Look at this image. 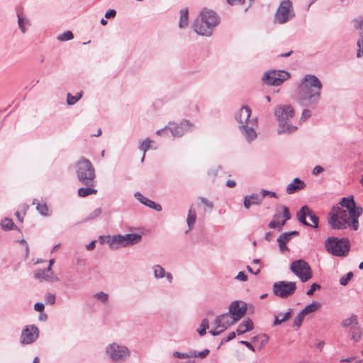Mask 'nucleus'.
<instances>
[{"label":"nucleus","mask_w":363,"mask_h":363,"mask_svg":"<svg viewBox=\"0 0 363 363\" xmlns=\"http://www.w3.org/2000/svg\"><path fill=\"white\" fill-rule=\"evenodd\" d=\"M94 186H88L86 188H79L78 189V195L79 197H86L91 194H96L97 190L93 188Z\"/></svg>","instance_id":"obj_27"},{"label":"nucleus","mask_w":363,"mask_h":363,"mask_svg":"<svg viewBox=\"0 0 363 363\" xmlns=\"http://www.w3.org/2000/svg\"><path fill=\"white\" fill-rule=\"evenodd\" d=\"M284 240H283L282 238H279L277 239V242L279 243L280 250L281 252H284L287 249L286 246V242L289 239V235H284Z\"/></svg>","instance_id":"obj_39"},{"label":"nucleus","mask_w":363,"mask_h":363,"mask_svg":"<svg viewBox=\"0 0 363 363\" xmlns=\"http://www.w3.org/2000/svg\"><path fill=\"white\" fill-rule=\"evenodd\" d=\"M246 311L247 304L245 302L235 301L230 303L228 313L235 323H237L245 315Z\"/></svg>","instance_id":"obj_14"},{"label":"nucleus","mask_w":363,"mask_h":363,"mask_svg":"<svg viewBox=\"0 0 363 363\" xmlns=\"http://www.w3.org/2000/svg\"><path fill=\"white\" fill-rule=\"evenodd\" d=\"M303 94L300 99L302 106H311L320 99V92H301Z\"/></svg>","instance_id":"obj_19"},{"label":"nucleus","mask_w":363,"mask_h":363,"mask_svg":"<svg viewBox=\"0 0 363 363\" xmlns=\"http://www.w3.org/2000/svg\"><path fill=\"white\" fill-rule=\"evenodd\" d=\"M173 355L175 357H178V358H181V359L191 357L190 354L180 353L179 352H174Z\"/></svg>","instance_id":"obj_53"},{"label":"nucleus","mask_w":363,"mask_h":363,"mask_svg":"<svg viewBox=\"0 0 363 363\" xmlns=\"http://www.w3.org/2000/svg\"><path fill=\"white\" fill-rule=\"evenodd\" d=\"M275 116L279 125L287 129L290 127L291 120L295 116V111L291 105L283 104L277 106L274 110Z\"/></svg>","instance_id":"obj_5"},{"label":"nucleus","mask_w":363,"mask_h":363,"mask_svg":"<svg viewBox=\"0 0 363 363\" xmlns=\"http://www.w3.org/2000/svg\"><path fill=\"white\" fill-rule=\"evenodd\" d=\"M241 343L245 345L249 349H250L252 350H255V349L253 348V347L250 342H249L247 341H242Z\"/></svg>","instance_id":"obj_62"},{"label":"nucleus","mask_w":363,"mask_h":363,"mask_svg":"<svg viewBox=\"0 0 363 363\" xmlns=\"http://www.w3.org/2000/svg\"><path fill=\"white\" fill-rule=\"evenodd\" d=\"M280 208L282 210L284 219L281 222H279V216L275 215L274 219L272 220L269 224V228H281L282 226L284 225L286 221L291 218V213L289 212V208L286 206H281Z\"/></svg>","instance_id":"obj_18"},{"label":"nucleus","mask_w":363,"mask_h":363,"mask_svg":"<svg viewBox=\"0 0 363 363\" xmlns=\"http://www.w3.org/2000/svg\"><path fill=\"white\" fill-rule=\"evenodd\" d=\"M192 128L193 125L188 121H183L180 124L170 123L168 125V130L175 137L182 136L186 132L191 130Z\"/></svg>","instance_id":"obj_16"},{"label":"nucleus","mask_w":363,"mask_h":363,"mask_svg":"<svg viewBox=\"0 0 363 363\" xmlns=\"http://www.w3.org/2000/svg\"><path fill=\"white\" fill-rule=\"evenodd\" d=\"M23 19L20 17V16H18V26H19V28L21 30V31L23 33H25L26 32V28L24 27V25H23Z\"/></svg>","instance_id":"obj_56"},{"label":"nucleus","mask_w":363,"mask_h":363,"mask_svg":"<svg viewBox=\"0 0 363 363\" xmlns=\"http://www.w3.org/2000/svg\"><path fill=\"white\" fill-rule=\"evenodd\" d=\"M77 175L82 184L90 186H95V169L89 160L82 159L77 162Z\"/></svg>","instance_id":"obj_3"},{"label":"nucleus","mask_w":363,"mask_h":363,"mask_svg":"<svg viewBox=\"0 0 363 363\" xmlns=\"http://www.w3.org/2000/svg\"><path fill=\"white\" fill-rule=\"evenodd\" d=\"M262 197H264L267 195L272 196V197H277V195L274 192H272V191H267V190H262Z\"/></svg>","instance_id":"obj_55"},{"label":"nucleus","mask_w":363,"mask_h":363,"mask_svg":"<svg viewBox=\"0 0 363 363\" xmlns=\"http://www.w3.org/2000/svg\"><path fill=\"white\" fill-rule=\"evenodd\" d=\"M253 329V322L250 318L244 320L238 327L236 333L242 335Z\"/></svg>","instance_id":"obj_22"},{"label":"nucleus","mask_w":363,"mask_h":363,"mask_svg":"<svg viewBox=\"0 0 363 363\" xmlns=\"http://www.w3.org/2000/svg\"><path fill=\"white\" fill-rule=\"evenodd\" d=\"M36 208L41 215L45 216L49 215L48 207L45 203H38Z\"/></svg>","instance_id":"obj_33"},{"label":"nucleus","mask_w":363,"mask_h":363,"mask_svg":"<svg viewBox=\"0 0 363 363\" xmlns=\"http://www.w3.org/2000/svg\"><path fill=\"white\" fill-rule=\"evenodd\" d=\"M254 199H257V196H252L249 198L246 197L244 201L245 207L248 208L252 204L251 200Z\"/></svg>","instance_id":"obj_47"},{"label":"nucleus","mask_w":363,"mask_h":363,"mask_svg":"<svg viewBox=\"0 0 363 363\" xmlns=\"http://www.w3.org/2000/svg\"><path fill=\"white\" fill-rule=\"evenodd\" d=\"M236 279L242 281H245L247 279V275L244 274V272H240L238 273V274L236 276Z\"/></svg>","instance_id":"obj_54"},{"label":"nucleus","mask_w":363,"mask_h":363,"mask_svg":"<svg viewBox=\"0 0 363 363\" xmlns=\"http://www.w3.org/2000/svg\"><path fill=\"white\" fill-rule=\"evenodd\" d=\"M295 16L292 2L290 0L282 1L274 15V21L283 24Z\"/></svg>","instance_id":"obj_7"},{"label":"nucleus","mask_w":363,"mask_h":363,"mask_svg":"<svg viewBox=\"0 0 363 363\" xmlns=\"http://www.w3.org/2000/svg\"><path fill=\"white\" fill-rule=\"evenodd\" d=\"M269 341V337L266 334H259L253 337V342L256 347L261 349Z\"/></svg>","instance_id":"obj_26"},{"label":"nucleus","mask_w":363,"mask_h":363,"mask_svg":"<svg viewBox=\"0 0 363 363\" xmlns=\"http://www.w3.org/2000/svg\"><path fill=\"white\" fill-rule=\"evenodd\" d=\"M82 97L81 92H77L75 96H72L70 94L67 95V104L69 105L74 104Z\"/></svg>","instance_id":"obj_37"},{"label":"nucleus","mask_w":363,"mask_h":363,"mask_svg":"<svg viewBox=\"0 0 363 363\" xmlns=\"http://www.w3.org/2000/svg\"><path fill=\"white\" fill-rule=\"evenodd\" d=\"M354 27L357 29H360L363 30V20L362 19H356L354 21Z\"/></svg>","instance_id":"obj_50"},{"label":"nucleus","mask_w":363,"mask_h":363,"mask_svg":"<svg viewBox=\"0 0 363 363\" xmlns=\"http://www.w3.org/2000/svg\"><path fill=\"white\" fill-rule=\"evenodd\" d=\"M251 115V110L247 106H243L240 108L236 115V120L240 123V127H246L247 125H252L256 123L254 119H250Z\"/></svg>","instance_id":"obj_17"},{"label":"nucleus","mask_w":363,"mask_h":363,"mask_svg":"<svg viewBox=\"0 0 363 363\" xmlns=\"http://www.w3.org/2000/svg\"><path fill=\"white\" fill-rule=\"evenodd\" d=\"M200 200H201V203L206 206V208H208L210 210L213 208V204L212 202H211L208 200H207L206 199L202 198V197L200 198Z\"/></svg>","instance_id":"obj_48"},{"label":"nucleus","mask_w":363,"mask_h":363,"mask_svg":"<svg viewBox=\"0 0 363 363\" xmlns=\"http://www.w3.org/2000/svg\"><path fill=\"white\" fill-rule=\"evenodd\" d=\"M101 213V209L100 208H96L92 213L89 215V218L94 219L97 218Z\"/></svg>","instance_id":"obj_49"},{"label":"nucleus","mask_w":363,"mask_h":363,"mask_svg":"<svg viewBox=\"0 0 363 363\" xmlns=\"http://www.w3.org/2000/svg\"><path fill=\"white\" fill-rule=\"evenodd\" d=\"M154 274L156 278H162L165 276V271L160 265H156L154 267Z\"/></svg>","instance_id":"obj_38"},{"label":"nucleus","mask_w":363,"mask_h":363,"mask_svg":"<svg viewBox=\"0 0 363 363\" xmlns=\"http://www.w3.org/2000/svg\"><path fill=\"white\" fill-rule=\"evenodd\" d=\"M1 225L4 230H11L14 227V223L11 219L5 218L1 221Z\"/></svg>","instance_id":"obj_35"},{"label":"nucleus","mask_w":363,"mask_h":363,"mask_svg":"<svg viewBox=\"0 0 363 363\" xmlns=\"http://www.w3.org/2000/svg\"><path fill=\"white\" fill-rule=\"evenodd\" d=\"M45 302L49 304H54L55 302V296L52 294H48L45 296Z\"/></svg>","instance_id":"obj_45"},{"label":"nucleus","mask_w":363,"mask_h":363,"mask_svg":"<svg viewBox=\"0 0 363 363\" xmlns=\"http://www.w3.org/2000/svg\"><path fill=\"white\" fill-rule=\"evenodd\" d=\"M353 273L352 272H348L346 276L342 277L340 280V284L342 286H346L349 281L352 278Z\"/></svg>","instance_id":"obj_43"},{"label":"nucleus","mask_w":363,"mask_h":363,"mask_svg":"<svg viewBox=\"0 0 363 363\" xmlns=\"http://www.w3.org/2000/svg\"><path fill=\"white\" fill-rule=\"evenodd\" d=\"M362 208L357 206L353 197L342 198L337 206L333 208L328 216V223L333 229L359 228V217Z\"/></svg>","instance_id":"obj_1"},{"label":"nucleus","mask_w":363,"mask_h":363,"mask_svg":"<svg viewBox=\"0 0 363 363\" xmlns=\"http://www.w3.org/2000/svg\"><path fill=\"white\" fill-rule=\"evenodd\" d=\"M306 316V315L301 311L294 320V326L298 328L301 325Z\"/></svg>","instance_id":"obj_36"},{"label":"nucleus","mask_w":363,"mask_h":363,"mask_svg":"<svg viewBox=\"0 0 363 363\" xmlns=\"http://www.w3.org/2000/svg\"><path fill=\"white\" fill-rule=\"evenodd\" d=\"M141 239L139 234H125V235H116L112 238L108 237L107 242L112 249H118L122 247H126L138 242Z\"/></svg>","instance_id":"obj_6"},{"label":"nucleus","mask_w":363,"mask_h":363,"mask_svg":"<svg viewBox=\"0 0 363 363\" xmlns=\"http://www.w3.org/2000/svg\"><path fill=\"white\" fill-rule=\"evenodd\" d=\"M290 269L302 282H306L312 277V271L309 264L303 259L293 262Z\"/></svg>","instance_id":"obj_9"},{"label":"nucleus","mask_w":363,"mask_h":363,"mask_svg":"<svg viewBox=\"0 0 363 363\" xmlns=\"http://www.w3.org/2000/svg\"><path fill=\"white\" fill-rule=\"evenodd\" d=\"M296 289V284L293 281H279L273 284L272 292L276 296L286 298L292 296Z\"/></svg>","instance_id":"obj_8"},{"label":"nucleus","mask_w":363,"mask_h":363,"mask_svg":"<svg viewBox=\"0 0 363 363\" xmlns=\"http://www.w3.org/2000/svg\"><path fill=\"white\" fill-rule=\"evenodd\" d=\"M155 143L154 140H152L149 138H146L144 140L140 145V150L143 151V156L142 160H144L145 152L151 147L152 145Z\"/></svg>","instance_id":"obj_30"},{"label":"nucleus","mask_w":363,"mask_h":363,"mask_svg":"<svg viewBox=\"0 0 363 363\" xmlns=\"http://www.w3.org/2000/svg\"><path fill=\"white\" fill-rule=\"evenodd\" d=\"M325 247L328 252L335 256H345L350 250V242L347 239L329 238L325 242Z\"/></svg>","instance_id":"obj_4"},{"label":"nucleus","mask_w":363,"mask_h":363,"mask_svg":"<svg viewBox=\"0 0 363 363\" xmlns=\"http://www.w3.org/2000/svg\"><path fill=\"white\" fill-rule=\"evenodd\" d=\"M227 1L229 4H231V5L243 3L242 0H227Z\"/></svg>","instance_id":"obj_61"},{"label":"nucleus","mask_w":363,"mask_h":363,"mask_svg":"<svg viewBox=\"0 0 363 363\" xmlns=\"http://www.w3.org/2000/svg\"><path fill=\"white\" fill-rule=\"evenodd\" d=\"M35 310L41 312L44 310V305L41 303H37L35 304Z\"/></svg>","instance_id":"obj_58"},{"label":"nucleus","mask_w":363,"mask_h":363,"mask_svg":"<svg viewBox=\"0 0 363 363\" xmlns=\"http://www.w3.org/2000/svg\"><path fill=\"white\" fill-rule=\"evenodd\" d=\"M209 354V350H205L202 352H194L193 354H191L190 356L191 357H201V358H204L206 357L208 354Z\"/></svg>","instance_id":"obj_44"},{"label":"nucleus","mask_w":363,"mask_h":363,"mask_svg":"<svg viewBox=\"0 0 363 363\" xmlns=\"http://www.w3.org/2000/svg\"><path fill=\"white\" fill-rule=\"evenodd\" d=\"M209 322L208 319L205 318L202 320V323L199 325V328L197 329V332L199 334L202 336L206 334V329L208 328Z\"/></svg>","instance_id":"obj_34"},{"label":"nucleus","mask_w":363,"mask_h":363,"mask_svg":"<svg viewBox=\"0 0 363 363\" xmlns=\"http://www.w3.org/2000/svg\"><path fill=\"white\" fill-rule=\"evenodd\" d=\"M135 196L142 203L146 205L147 206L153 208L157 211H160L162 210V206L160 204H156L154 201L148 199L141 194L138 193L135 194Z\"/></svg>","instance_id":"obj_21"},{"label":"nucleus","mask_w":363,"mask_h":363,"mask_svg":"<svg viewBox=\"0 0 363 363\" xmlns=\"http://www.w3.org/2000/svg\"><path fill=\"white\" fill-rule=\"evenodd\" d=\"M323 171V168L320 166H316L313 170V174L317 175Z\"/></svg>","instance_id":"obj_57"},{"label":"nucleus","mask_w":363,"mask_h":363,"mask_svg":"<svg viewBox=\"0 0 363 363\" xmlns=\"http://www.w3.org/2000/svg\"><path fill=\"white\" fill-rule=\"evenodd\" d=\"M304 184L299 179L296 178L294 181L287 186L286 191L288 194H291L303 188Z\"/></svg>","instance_id":"obj_23"},{"label":"nucleus","mask_w":363,"mask_h":363,"mask_svg":"<svg viewBox=\"0 0 363 363\" xmlns=\"http://www.w3.org/2000/svg\"><path fill=\"white\" fill-rule=\"evenodd\" d=\"M38 335L39 331L37 327L34 325L26 326L21 335V342L23 345L30 344L38 339Z\"/></svg>","instance_id":"obj_15"},{"label":"nucleus","mask_w":363,"mask_h":363,"mask_svg":"<svg viewBox=\"0 0 363 363\" xmlns=\"http://www.w3.org/2000/svg\"><path fill=\"white\" fill-rule=\"evenodd\" d=\"M291 313H292V310L289 309L286 313H279L277 315H276L274 316V325H280V324L286 322V320H288L291 318Z\"/></svg>","instance_id":"obj_24"},{"label":"nucleus","mask_w":363,"mask_h":363,"mask_svg":"<svg viewBox=\"0 0 363 363\" xmlns=\"http://www.w3.org/2000/svg\"><path fill=\"white\" fill-rule=\"evenodd\" d=\"M95 241L91 242L89 245H86V249L88 250H92L95 247Z\"/></svg>","instance_id":"obj_63"},{"label":"nucleus","mask_w":363,"mask_h":363,"mask_svg":"<svg viewBox=\"0 0 363 363\" xmlns=\"http://www.w3.org/2000/svg\"><path fill=\"white\" fill-rule=\"evenodd\" d=\"M255 124L256 123H253L252 125H247L246 127H240L248 140H252L257 137V134L253 128Z\"/></svg>","instance_id":"obj_25"},{"label":"nucleus","mask_w":363,"mask_h":363,"mask_svg":"<svg viewBox=\"0 0 363 363\" xmlns=\"http://www.w3.org/2000/svg\"><path fill=\"white\" fill-rule=\"evenodd\" d=\"M48 272L47 269L38 270L35 272V277L41 280H48V276L46 274Z\"/></svg>","instance_id":"obj_41"},{"label":"nucleus","mask_w":363,"mask_h":363,"mask_svg":"<svg viewBox=\"0 0 363 363\" xmlns=\"http://www.w3.org/2000/svg\"><path fill=\"white\" fill-rule=\"evenodd\" d=\"M310 116H311V111L309 110L305 109L302 113L301 120L306 121Z\"/></svg>","instance_id":"obj_52"},{"label":"nucleus","mask_w":363,"mask_h":363,"mask_svg":"<svg viewBox=\"0 0 363 363\" xmlns=\"http://www.w3.org/2000/svg\"><path fill=\"white\" fill-rule=\"evenodd\" d=\"M320 288V286L318 284H313L311 286V289L306 292V294L308 296H312L314 293V291L316 290V289H319Z\"/></svg>","instance_id":"obj_46"},{"label":"nucleus","mask_w":363,"mask_h":363,"mask_svg":"<svg viewBox=\"0 0 363 363\" xmlns=\"http://www.w3.org/2000/svg\"><path fill=\"white\" fill-rule=\"evenodd\" d=\"M296 216L298 221L305 225L312 228L318 226V217L307 206H303L297 213Z\"/></svg>","instance_id":"obj_11"},{"label":"nucleus","mask_w":363,"mask_h":363,"mask_svg":"<svg viewBox=\"0 0 363 363\" xmlns=\"http://www.w3.org/2000/svg\"><path fill=\"white\" fill-rule=\"evenodd\" d=\"M73 38H74L73 33L71 31L67 30V31L63 33L62 34L60 35L57 37V39L61 41H65V40H72Z\"/></svg>","instance_id":"obj_40"},{"label":"nucleus","mask_w":363,"mask_h":363,"mask_svg":"<svg viewBox=\"0 0 363 363\" xmlns=\"http://www.w3.org/2000/svg\"><path fill=\"white\" fill-rule=\"evenodd\" d=\"M218 23L219 17L213 11L203 9L195 19L192 27L198 34L209 36Z\"/></svg>","instance_id":"obj_2"},{"label":"nucleus","mask_w":363,"mask_h":363,"mask_svg":"<svg viewBox=\"0 0 363 363\" xmlns=\"http://www.w3.org/2000/svg\"><path fill=\"white\" fill-rule=\"evenodd\" d=\"M116 14V11L113 9H109L108 11H106V14H105V17L106 18H113L115 17Z\"/></svg>","instance_id":"obj_51"},{"label":"nucleus","mask_w":363,"mask_h":363,"mask_svg":"<svg viewBox=\"0 0 363 363\" xmlns=\"http://www.w3.org/2000/svg\"><path fill=\"white\" fill-rule=\"evenodd\" d=\"M235 323V321L229 313H224L216 318L213 323V328L210 331V333L213 335H218Z\"/></svg>","instance_id":"obj_12"},{"label":"nucleus","mask_w":363,"mask_h":363,"mask_svg":"<svg viewBox=\"0 0 363 363\" xmlns=\"http://www.w3.org/2000/svg\"><path fill=\"white\" fill-rule=\"evenodd\" d=\"M106 352L113 361L124 360L130 355L127 347L116 343L111 344L106 348Z\"/></svg>","instance_id":"obj_13"},{"label":"nucleus","mask_w":363,"mask_h":363,"mask_svg":"<svg viewBox=\"0 0 363 363\" xmlns=\"http://www.w3.org/2000/svg\"><path fill=\"white\" fill-rule=\"evenodd\" d=\"M357 325V319L355 315H352L350 318L345 319L342 323V325L345 328L349 326H355Z\"/></svg>","instance_id":"obj_32"},{"label":"nucleus","mask_w":363,"mask_h":363,"mask_svg":"<svg viewBox=\"0 0 363 363\" xmlns=\"http://www.w3.org/2000/svg\"><path fill=\"white\" fill-rule=\"evenodd\" d=\"M188 10L187 9H183L180 11V20L179 26L180 28H184L188 25Z\"/></svg>","instance_id":"obj_28"},{"label":"nucleus","mask_w":363,"mask_h":363,"mask_svg":"<svg viewBox=\"0 0 363 363\" xmlns=\"http://www.w3.org/2000/svg\"><path fill=\"white\" fill-rule=\"evenodd\" d=\"M290 77V74L284 70H271L264 74L262 80L264 83L279 86L284 81L287 80Z\"/></svg>","instance_id":"obj_10"},{"label":"nucleus","mask_w":363,"mask_h":363,"mask_svg":"<svg viewBox=\"0 0 363 363\" xmlns=\"http://www.w3.org/2000/svg\"><path fill=\"white\" fill-rule=\"evenodd\" d=\"M320 307V304L318 302H313L306 306L301 311L306 315L315 312Z\"/></svg>","instance_id":"obj_29"},{"label":"nucleus","mask_w":363,"mask_h":363,"mask_svg":"<svg viewBox=\"0 0 363 363\" xmlns=\"http://www.w3.org/2000/svg\"><path fill=\"white\" fill-rule=\"evenodd\" d=\"M357 330V333H353V335H352V337L353 339L355 340V341H358L361 337V333L359 331V329H356Z\"/></svg>","instance_id":"obj_60"},{"label":"nucleus","mask_w":363,"mask_h":363,"mask_svg":"<svg viewBox=\"0 0 363 363\" xmlns=\"http://www.w3.org/2000/svg\"><path fill=\"white\" fill-rule=\"evenodd\" d=\"M196 211L192 208V206L190 207L188 213V216L186 219V222L188 224V226L189 229H191L193 225H194V223L196 221Z\"/></svg>","instance_id":"obj_31"},{"label":"nucleus","mask_w":363,"mask_h":363,"mask_svg":"<svg viewBox=\"0 0 363 363\" xmlns=\"http://www.w3.org/2000/svg\"><path fill=\"white\" fill-rule=\"evenodd\" d=\"M94 298H97L98 300H99L104 303H106L108 299V295L104 292H99V293L95 294L94 295Z\"/></svg>","instance_id":"obj_42"},{"label":"nucleus","mask_w":363,"mask_h":363,"mask_svg":"<svg viewBox=\"0 0 363 363\" xmlns=\"http://www.w3.org/2000/svg\"><path fill=\"white\" fill-rule=\"evenodd\" d=\"M361 38L358 40L357 46L359 48H363V30L360 33Z\"/></svg>","instance_id":"obj_59"},{"label":"nucleus","mask_w":363,"mask_h":363,"mask_svg":"<svg viewBox=\"0 0 363 363\" xmlns=\"http://www.w3.org/2000/svg\"><path fill=\"white\" fill-rule=\"evenodd\" d=\"M305 87L308 89H321L322 84L315 75L308 74L303 79Z\"/></svg>","instance_id":"obj_20"},{"label":"nucleus","mask_w":363,"mask_h":363,"mask_svg":"<svg viewBox=\"0 0 363 363\" xmlns=\"http://www.w3.org/2000/svg\"><path fill=\"white\" fill-rule=\"evenodd\" d=\"M226 185L230 188H233L235 186V182L233 180H228L226 182Z\"/></svg>","instance_id":"obj_64"}]
</instances>
